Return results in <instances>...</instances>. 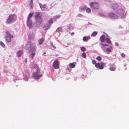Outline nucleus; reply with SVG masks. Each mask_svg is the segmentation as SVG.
<instances>
[{
    "label": "nucleus",
    "instance_id": "f257e3e1",
    "mask_svg": "<svg viewBox=\"0 0 129 129\" xmlns=\"http://www.w3.org/2000/svg\"><path fill=\"white\" fill-rule=\"evenodd\" d=\"M100 39L101 42L99 44L101 48L104 53L108 54H110L113 49L112 47L110 46L109 47H106L108 45V44H110L111 43L110 39L108 38H105L104 35H103L100 37Z\"/></svg>",
    "mask_w": 129,
    "mask_h": 129
},
{
    "label": "nucleus",
    "instance_id": "f03ea898",
    "mask_svg": "<svg viewBox=\"0 0 129 129\" xmlns=\"http://www.w3.org/2000/svg\"><path fill=\"white\" fill-rule=\"evenodd\" d=\"M33 14V13H30L27 17V24L28 26L31 29L33 28L34 26L36 27H39L42 26V23L38 22H37L36 21L34 23L33 26L32 25V20L30 19L32 17Z\"/></svg>",
    "mask_w": 129,
    "mask_h": 129
},
{
    "label": "nucleus",
    "instance_id": "7ed1b4c3",
    "mask_svg": "<svg viewBox=\"0 0 129 129\" xmlns=\"http://www.w3.org/2000/svg\"><path fill=\"white\" fill-rule=\"evenodd\" d=\"M31 47V48H30L29 53L31 54L30 55L29 57L30 58L32 59L35 55V47L34 45L33 44L31 45V42L29 40L28 42L25 46V48L26 50H28Z\"/></svg>",
    "mask_w": 129,
    "mask_h": 129
},
{
    "label": "nucleus",
    "instance_id": "20e7f679",
    "mask_svg": "<svg viewBox=\"0 0 129 129\" xmlns=\"http://www.w3.org/2000/svg\"><path fill=\"white\" fill-rule=\"evenodd\" d=\"M37 72H34L33 73L32 75L35 79H38L40 77L42 76V75L40 72L39 68H37Z\"/></svg>",
    "mask_w": 129,
    "mask_h": 129
},
{
    "label": "nucleus",
    "instance_id": "39448f33",
    "mask_svg": "<svg viewBox=\"0 0 129 129\" xmlns=\"http://www.w3.org/2000/svg\"><path fill=\"white\" fill-rule=\"evenodd\" d=\"M16 16L14 14L9 15L6 21L7 23H10L15 21L16 19Z\"/></svg>",
    "mask_w": 129,
    "mask_h": 129
},
{
    "label": "nucleus",
    "instance_id": "423d86ee",
    "mask_svg": "<svg viewBox=\"0 0 129 129\" xmlns=\"http://www.w3.org/2000/svg\"><path fill=\"white\" fill-rule=\"evenodd\" d=\"M115 13L121 16L122 18H124L125 16L124 10L122 8L117 10L115 11Z\"/></svg>",
    "mask_w": 129,
    "mask_h": 129
},
{
    "label": "nucleus",
    "instance_id": "0eeeda50",
    "mask_svg": "<svg viewBox=\"0 0 129 129\" xmlns=\"http://www.w3.org/2000/svg\"><path fill=\"white\" fill-rule=\"evenodd\" d=\"M6 35L5 36V39L8 42H10L11 41V39L13 37V35L10 34V32L8 31H6Z\"/></svg>",
    "mask_w": 129,
    "mask_h": 129
},
{
    "label": "nucleus",
    "instance_id": "6e6552de",
    "mask_svg": "<svg viewBox=\"0 0 129 129\" xmlns=\"http://www.w3.org/2000/svg\"><path fill=\"white\" fill-rule=\"evenodd\" d=\"M41 16L40 13L36 12L35 14V19L36 21L42 23V20L41 18Z\"/></svg>",
    "mask_w": 129,
    "mask_h": 129
},
{
    "label": "nucleus",
    "instance_id": "1a4fd4ad",
    "mask_svg": "<svg viewBox=\"0 0 129 129\" xmlns=\"http://www.w3.org/2000/svg\"><path fill=\"white\" fill-rule=\"evenodd\" d=\"M39 4L41 9L42 11H48L51 8V7L49 8L46 4L42 5L40 3H39Z\"/></svg>",
    "mask_w": 129,
    "mask_h": 129
},
{
    "label": "nucleus",
    "instance_id": "9d476101",
    "mask_svg": "<svg viewBox=\"0 0 129 129\" xmlns=\"http://www.w3.org/2000/svg\"><path fill=\"white\" fill-rule=\"evenodd\" d=\"M90 5L91 8L93 9H98L100 7L99 4L96 2H91Z\"/></svg>",
    "mask_w": 129,
    "mask_h": 129
},
{
    "label": "nucleus",
    "instance_id": "9b49d317",
    "mask_svg": "<svg viewBox=\"0 0 129 129\" xmlns=\"http://www.w3.org/2000/svg\"><path fill=\"white\" fill-rule=\"evenodd\" d=\"M92 62L93 64H95V66L97 68H99L100 69H102L104 68L103 64L102 62L100 64L99 63H96V61L94 60H92Z\"/></svg>",
    "mask_w": 129,
    "mask_h": 129
},
{
    "label": "nucleus",
    "instance_id": "f8f14e48",
    "mask_svg": "<svg viewBox=\"0 0 129 129\" xmlns=\"http://www.w3.org/2000/svg\"><path fill=\"white\" fill-rule=\"evenodd\" d=\"M29 73L27 71L25 72L23 74V79L25 81H27L29 77Z\"/></svg>",
    "mask_w": 129,
    "mask_h": 129
},
{
    "label": "nucleus",
    "instance_id": "ddd939ff",
    "mask_svg": "<svg viewBox=\"0 0 129 129\" xmlns=\"http://www.w3.org/2000/svg\"><path fill=\"white\" fill-rule=\"evenodd\" d=\"M108 15L111 18L116 19L118 18V16L113 12H110L109 13Z\"/></svg>",
    "mask_w": 129,
    "mask_h": 129
},
{
    "label": "nucleus",
    "instance_id": "4468645a",
    "mask_svg": "<svg viewBox=\"0 0 129 129\" xmlns=\"http://www.w3.org/2000/svg\"><path fill=\"white\" fill-rule=\"evenodd\" d=\"M53 66L55 69H58L59 68L58 61V60H56L54 61L53 63Z\"/></svg>",
    "mask_w": 129,
    "mask_h": 129
},
{
    "label": "nucleus",
    "instance_id": "2eb2a0df",
    "mask_svg": "<svg viewBox=\"0 0 129 129\" xmlns=\"http://www.w3.org/2000/svg\"><path fill=\"white\" fill-rule=\"evenodd\" d=\"M30 66L31 68L36 69L37 70V68H39L36 64L34 62L31 63Z\"/></svg>",
    "mask_w": 129,
    "mask_h": 129
},
{
    "label": "nucleus",
    "instance_id": "dca6fc26",
    "mask_svg": "<svg viewBox=\"0 0 129 129\" xmlns=\"http://www.w3.org/2000/svg\"><path fill=\"white\" fill-rule=\"evenodd\" d=\"M87 7L86 6H81L79 8V10L80 12H83L85 10Z\"/></svg>",
    "mask_w": 129,
    "mask_h": 129
},
{
    "label": "nucleus",
    "instance_id": "f3484780",
    "mask_svg": "<svg viewBox=\"0 0 129 129\" xmlns=\"http://www.w3.org/2000/svg\"><path fill=\"white\" fill-rule=\"evenodd\" d=\"M118 5L116 4L113 3L111 5V8L113 10H114L118 8Z\"/></svg>",
    "mask_w": 129,
    "mask_h": 129
},
{
    "label": "nucleus",
    "instance_id": "a211bd4d",
    "mask_svg": "<svg viewBox=\"0 0 129 129\" xmlns=\"http://www.w3.org/2000/svg\"><path fill=\"white\" fill-rule=\"evenodd\" d=\"M110 66L109 70L111 71H113L115 70L116 67L115 66L112 65L111 64H110L109 65Z\"/></svg>",
    "mask_w": 129,
    "mask_h": 129
},
{
    "label": "nucleus",
    "instance_id": "6ab92c4d",
    "mask_svg": "<svg viewBox=\"0 0 129 129\" xmlns=\"http://www.w3.org/2000/svg\"><path fill=\"white\" fill-rule=\"evenodd\" d=\"M71 24H70L69 25V26H65L64 27H65L66 29V30L68 31L72 29L73 28V27L72 26H71Z\"/></svg>",
    "mask_w": 129,
    "mask_h": 129
},
{
    "label": "nucleus",
    "instance_id": "aec40b11",
    "mask_svg": "<svg viewBox=\"0 0 129 129\" xmlns=\"http://www.w3.org/2000/svg\"><path fill=\"white\" fill-rule=\"evenodd\" d=\"M50 25L46 24L44 26V29L45 30H46L49 29L50 27Z\"/></svg>",
    "mask_w": 129,
    "mask_h": 129
},
{
    "label": "nucleus",
    "instance_id": "412c9836",
    "mask_svg": "<svg viewBox=\"0 0 129 129\" xmlns=\"http://www.w3.org/2000/svg\"><path fill=\"white\" fill-rule=\"evenodd\" d=\"M62 27H59L55 31L56 32L59 33L60 32H62Z\"/></svg>",
    "mask_w": 129,
    "mask_h": 129
},
{
    "label": "nucleus",
    "instance_id": "4be33fe9",
    "mask_svg": "<svg viewBox=\"0 0 129 129\" xmlns=\"http://www.w3.org/2000/svg\"><path fill=\"white\" fill-rule=\"evenodd\" d=\"M28 39H34V34H28Z\"/></svg>",
    "mask_w": 129,
    "mask_h": 129
},
{
    "label": "nucleus",
    "instance_id": "5701e85b",
    "mask_svg": "<svg viewBox=\"0 0 129 129\" xmlns=\"http://www.w3.org/2000/svg\"><path fill=\"white\" fill-rule=\"evenodd\" d=\"M90 38V36H87V37L84 36L83 38V40L84 41H87Z\"/></svg>",
    "mask_w": 129,
    "mask_h": 129
},
{
    "label": "nucleus",
    "instance_id": "b1692460",
    "mask_svg": "<svg viewBox=\"0 0 129 129\" xmlns=\"http://www.w3.org/2000/svg\"><path fill=\"white\" fill-rule=\"evenodd\" d=\"M23 53V52L22 50L18 51L17 53V56L18 57H20Z\"/></svg>",
    "mask_w": 129,
    "mask_h": 129
},
{
    "label": "nucleus",
    "instance_id": "393cba45",
    "mask_svg": "<svg viewBox=\"0 0 129 129\" xmlns=\"http://www.w3.org/2000/svg\"><path fill=\"white\" fill-rule=\"evenodd\" d=\"M61 16V15H58L55 16L53 18V19L55 21L56 20L58 19Z\"/></svg>",
    "mask_w": 129,
    "mask_h": 129
},
{
    "label": "nucleus",
    "instance_id": "a878e982",
    "mask_svg": "<svg viewBox=\"0 0 129 129\" xmlns=\"http://www.w3.org/2000/svg\"><path fill=\"white\" fill-rule=\"evenodd\" d=\"M44 41V38H42L39 39L38 40L39 44L40 45Z\"/></svg>",
    "mask_w": 129,
    "mask_h": 129
},
{
    "label": "nucleus",
    "instance_id": "bb28decb",
    "mask_svg": "<svg viewBox=\"0 0 129 129\" xmlns=\"http://www.w3.org/2000/svg\"><path fill=\"white\" fill-rule=\"evenodd\" d=\"M98 16H100L103 18H105L107 17L106 15L104 14H102L101 13H99L98 14Z\"/></svg>",
    "mask_w": 129,
    "mask_h": 129
},
{
    "label": "nucleus",
    "instance_id": "cd10ccee",
    "mask_svg": "<svg viewBox=\"0 0 129 129\" xmlns=\"http://www.w3.org/2000/svg\"><path fill=\"white\" fill-rule=\"evenodd\" d=\"M29 6L31 9H32L33 8V0H31V1H30L29 4Z\"/></svg>",
    "mask_w": 129,
    "mask_h": 129
},
{
    "label": "nucleus",
    "instance_id": "c85d7f7f",
    "mask_svg": "<svg viewBox=\"0 0 129 129\" xmlns=\"http://www.w3.org/2000/svg\"><path fill=\"white\" fill-rule=\"evenodd\" d=\"M4 71L5 73H8L9 71V70L7 69V67L6 66H4Z\"/></svg>",
    "mask_w": 129,
    "mask_h": 129
},
{
    "label": "nucleus",
    "instance_id": "c756f323",
    "mask_svg": "<svg viewBox=\"0 0 129 129\" xmlns=\"http://www.w3.org/2000/svg\"><path fill=\"white\" fill-rule=\"evenodd\" d=\"M69 66L70 68H73L75 67V65L74 63H70Z\"/></svg>",
    "mask_w": 129,
    "mask_h": 129
},
{
    "label": "nucleus",
    "instance_id": "7c9ffc66",
    "mask_svg": "<svg viewBox=\"0 0 129 129\" xmlns=\"http://www.w3.org/2000/svg\"><path fill=\"white\" fill-rule=\"evenodd\" d=\"M86 12L88 13H90L91 12V10L89 8H87L86 9Z\"/></svg>",
    "mask_w": 129,
    "mask_h": 129
},
{
    "label": "nucleus",
    "instance_id": "2f4dec72",
    "mask_svg": "<svg viewBox=\"0 0 129 129\" xmlns=\"http://www.w3.org/2000/svg\"><path fill=\"white\" fill-rule=\"evenodd\" d=\"M97 34V33L96 31L93 32L91 34V36H93L94 37Z\"/></svg>",
    "mask_w": 129,
    "mask_h": 129
},
{
    "label": "nucleus",
    "instance_id": "473e14b6",
    "mask_svg": "<svg viewBox=\"0 0 129 129\" xmlns=\"http://www.w3.org/2000/svg\"><path fill=\"white\" fill-rule=\"evenodd\" d=\"M81 50L82 52H84L86 51V49L84 47H82L81 48Z\"/></svg>",
    "mask_w": 129,
    "mask_h": 129
},
{
    "label": "nucleus",
    "instance_id": "72a5a7b5",
    "mask_svg": "<svg viewBox=\"0 0 129 129\" xmlns=\"http://www.w3.org/2000/svg\"><path fill=\"white\" fill-rule=\"evenodd\" d=\"M50 43L51 46L52 47H53L54 49H55L56 48V47L53 45V43L51 42H50Z\"/></svg>",
    "mask_w": 129,
    "mask_h": 129
},
{
    "label": "nucleus",
    "instance_id": "f704fd0d",
    "mask_svg": "<svg viewBox=\"0 0 129 129\" xmlns=\"http://www.w3.org/2000/svg\"><path fill=\"white\" fill-rule=\"evenodd\" d=\"M96 59L97 60L100 61L102 59V58L100 56H98L96 57Z\"/></svg>",
    "mask_w": 129,
    "mask_h": 129
},
{
    "label": "nucleus",
    "instance_id": "c9c22d12",
    "mask_svg": "<svg viewBox=\"0 0 129 129\" xmlns=\"http://www.w3.org/2000/svg\"><path fill=\"white\" fill-rule=\"evenodd\" d=\"M82 56L83 57L85 58L86 57V55L85 53L83 52L82 54Z\"/></svg>",
    "mask_w": 129,
    "mask_h": 129
},
{
    "label": "nucleus",
    "instance_id": "e433bc0d",
    "mask_svg": "<svg viewBox=\"0 0 129 129\" xmlns=\"http://www.w3.org/2000/svg\"><path fill=\"white\" fill-rule=\"evenodd\" d=\"M77 17H83V16L80 14H78L76 16Z\"/></svg>",
    "mask_w": 129,
    "mask_h": 129
},
{
    "label": "nucleus",
    "instance_id": "4c0bfd02",
    "mask_svg": "<svg viewBox=\"0 0 129 129\" xmlns=\"http://www.w3.org/2000/svg\"><path fill=\"white\" fill-rule=\"evenodd\" d=\"M53 22V20L52 18L50 19L48 21V23L49 24L52 23Z\"/></svg>",
    "mask_w": 129,
    "mask_h": 129
},
{
    "label": "nucleus",
    "instance_id": "58836bf2",
    "mask_svg": "<svg viewBox=\"0 0 129 129\" xmlns=\"http://www.w3.org/2000/svg\"><path fill=\"white\" fill-rule=\"evenodd\" d=\"M0 44L4 48L5 47V45L2 42H0Z\"/></svg>",
    "mask_w": 129,
    "mask_h": 129
},
{
    "label": "nucleus",
    "instance_id": "ea45409f",
    "mask_svg": "<svg viewBox=\"0 0 129 129\" xmlns=\"http://www.w3.org/2000/svg\"><path fill=\"white\" fill-rule=\"evenodd\" d=\"M18 80V79L17 78L14 77L13 80L14 82H15L16 80Z\"/></svg>",
    "mask_w": 129,
    "mask_h": 129
},
{
    "label": "nucleus",
    "instance_id": "a19ab883",
    "mask_svg": "<svg viewBox=\"0 0 129 129\" xmlns=\"http://www.w3.org/2000/svg\"><path fill=\"white\" fill-rule=\"evenodd\" d=\"M121 56L122 57H123V58H124L125 57V55L123 53H122V54H121Z\"/></svg>",
    "mask_w": 129,
    "mask_h": 129
},
{
    "label": "nucleus",
    "instance_id": "79ce46f5",
    "mask_svg": "<svg viewBox=\"0 0 129 129\" xmlns=\"http://www.w3.org/2000/svg\"><path fill=\"white\" fill-rule=\"evenodd\" d=\"M115 45L116 46H118V44L117 42H116L115 43Z\"/></svg>",
    "mask_w": 129,
    "mask_h": 129
},
{
    "label": "nucleus",
    "instance_id": "37998d69",
    "mask_svg": "<svg viewBox=\"0 0 129 129\" xmlns=\"http://www.w3.org/2000/svg\"><path fill=\"white\" fill-rule=\"evenodd\" d=\"M27 61V58H26L24 60V62L25 63H26Z\"/></svg>",
    "mask_w": 129,
    "mask_h": 129
},
{
    "label": "nucleus",
    "instance_id": "c03bdc74",
    "mask_svg": "<svg viewBox=\"0 0 129 129\" xmlns=\"http://www.w3.org/2000/svg\"><path fill=\"white\" fill-rule=\"evenodd\" d=\"M74 34V32H72V33L71 34V36H72Z\"/></svg>",
    "mask_w": 129,
    "mask_h": 129
},
{
    "label": "nucleus",
    "instance_id": "a18cd8bd",
    "mask_svg": "<svg viewBox=\"0 0 129 129\" xmlns=\"http://www.w3.org/2000/svg\"><path fill=\"white\" fill-rule=\"evenodd\" d=\"M67 69L68 70H69V71H71V69L70 68H67Z\"/></svg>",
    "mask_w": 129,
    "mask_h": 129
},
{
    "label": "nucleus",
    "instance_id": "49530a36",
    "mask_svg": "<svg viewBox=\"0 0 129 129\" xmlns=\"http://www.w3.org/2000/svg\"><path fill=\"white\" fill-rule=\"evenodd\" d=\"M88 25H91V24L90 23H88Z\"/></svg>",
    "mask_w": 129,
    "mask_h": 129
},
{
    "label": "nucleus",
    "instance_id": "de8ad7c7",
    "mask_svg": "<svg viewBox=\"0 0 129 129\" xmlns=\"http://www.w3.org/2000/svg\"><path fill=\"white\" fill-rule=\"evenodd\" d=\"M126 66V64H125L124 65V67H125V66Z\"/></svg>",
    "mask_w": 129,
    "mask_h": 129
},
{
    "label": "nucleus",
    "instance_id": "09e8293b",
    "mask_svg": "<svg viewBox=\"0 0 129 129\" xmlns=\"http://www.w3.org/2000/svg\"><path fill=\"white\" fill-rule=\"evenodd\" d=\"M43 54H45V53L44 52V53H43Z\"/></svg>",
    "mask_w": 129,
    "mask_h": 129
},
{
    "label": "nucleus",
    "instance_id": "8fccbe9b",
    "mask_svg": "<svg viewBox=\"0 0 129 129\" xmlns=\"http://www.w3.org/2000/svg\"><path fill=\"white\" fill-rule=\"evenodd\" d=\"M127 69V68H126L125 69V70H126V69Z\"/></svg>",
    "mask_w": 129,
    "mask_h": 129
}]
</instances>
